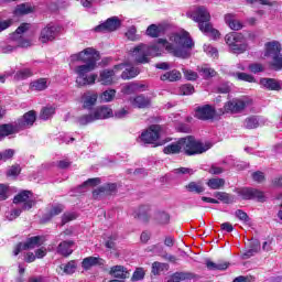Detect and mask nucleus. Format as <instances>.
<instances>
[{
	"instance_id": "obj_1",
	"label": "nucleus",
	"mask_w": 282,
	"mask_h": 282,
	"mask_svg": "<svg viewBox=\"0 0 282 282\" xmlns=\"http://www.w3.org/2000/svg\"><path fill=\"white\" fill-rule=\"evenodd\" d=\"M193 47H195V42H193L191 33L182 30L170 34L169 41L159 39L158 43L153 45L139 44L130 50L129 54L135 63L145 65L151 62V58L162 56L164 50L177 58H189Z\"/></svg>"
},
{
	"instance_id": "obj_2",
	"label": "nucleus",
	"mask_w": 282,
	"mask_h": 282,
	"mask_svg": "<svg viewBox=\"0 0 282 282\" xmlns=\"http://www.w3.org/2000/svg\"><path fill=\"white\" fill-rule=\"evenodd\" d=\"M78 61L86 64L79 65L75 68V74H77L76 85H78V87L95 85L98 75H89V72H94L98 61H100V54H98V51H96L94 47H87L79 53L70 55V63H76Z\"/></svg>"
},
{
	"instance_id": "obj_3",
	"label": "nucleus",
	"mask_w": 282,
	"mask_h": 282,
	"mask_svg": "<svg viewBox=\"0 0 282 282\" xmlns=\"http://www.w3.org/2000/svg\"><path fill=\"white\" fill-rule=\"evenodd\" d=\"M213 144L203 143L195 140L193 137L180 139L177 142L171 143L163 149L165 155H175L184 151L185 155H202L212 149Z\"/></svg>"
},
{
	"instance_id": "obj_4",
	"label": "nucleus",
	"mask_w": 282,
	"mask_h": 282,
	"mask_svg": "<svg viewBox=\"0 0 282 282\" xmlns=\"http://www.w3.org/2000/svg\"><path fill=\"white\" fill-rule=\"evenodd\" d=\"M187 17L198 23L200 32H203L207 36L219 39V31L217 29H214L213 24H210V12H208V9H206V7H197L195 11L188 12Z\"/></svg>"
},
{
	"instance_id": "obj_5",
	"label": "nucleus",
	"mask_w": 282,
	"mask_h": 282,
	"mask_svg": "<svg viewBox=\"0 0 282 282\" xmlns=\"http://www.w3.org/2000/svg\"><path fill=\"white\" fill-rule=\"evenodd\" d=\"M36 122V111L31 110L24 113L23 117L18 119L14 124L4 123L0 126V138H8V135H12L18 133V131H23V129H30V127L34 126Z\"/></svg>"
},
{
	"instance_id": "obj_6",
	"label": "nucleus",
	"mask_w": 282,
	"mask_h": 282,
	"mask_svg": "<svg viewBox=\"0 0 282 282\" xmlns=\"http://www.w3.org/2000/svg\"><path fill=\"white\" fill-rule=\"evenodd\" d=\"M225 41L232 54H243L248 50V40L241 33L231 32L225 36Z\"/></svg>"
},
{
	"instance_id": "obj_7",
	"label": "nucleus",
	"mask_w": 282,
	"mask_h": 282,
	"mask_svg": "<svg viewBox=\"0 0 282 282\" xmlns=\"http://www.w3.org/2000/svg\"><path fill=\"white\" fill-rule=\"evenodd\" d=\"M248 107H252V99L250 97L236 98L224 105L223 113H241Z\"/></svg>"
},
{
	"instance_id": "obj_8",
	"label": "nucleus",
	"mask_w": 282,
	"mask_h": 282,
	"mask_svg": "<svg viewBox=\"0 0 282 282\" xmlns=\"http://www.w3.org/2000/svg\"><path fill=\"white\" fill-rule=\"evenodd\" d=\"M61 25L48 23L40 32V43H50L52 41H56V39H58V36L61 35Z\"/></svg>"
},
{
	"instance_id": "obj_9",
	"label": "nucleus",
	"mask_w": 282,
	"mask_h": 282,
	"mask_svg": "<svg viewBox=\"0 0 282 282\" xmlns=\"http://www.w3.org/2000/svg\"><path fill=\"white\" fill-rule=\"evenodd\" d=\"M13 204H22V210H31L36 200L32 198V192L30 191H22L13 198Z\"/></svg>"
},
{
	"instance_id": "obj_10",
	"label": "nucleus",
	"mask_w": 282,
	"mask_h": 282,
	"mask_svg": "<svg viewBox=\"0 0 282 282\" xmlns=\"http://www.w3.org/2000/svg\"><path fill=\"white\" fill-rule=\"evenodd\" d=\"M127 67V64H118L113 66V69H104L99 75V82L101 85H111L113 83V76L118 74V72H122Z\"/></svg>"
},
{
	"instance_id": "obj_11",
	"label": "nucleus",
	"mask_w": 282,
	"mask_h": 282,
	"mask_svg": "<svg viewBox=\"0 0 282 282\" xmlns=\"http://www.w3.org/2000/svg\"><path fill=\"white\" fill-rule=\"evenodd\" d=\"M41 246V237L34 236L29 238L24 243L20 242L17 245V247L13 250L14 257H18V254L21 253L23 250H34V248H39Z\"/></svg>"
},
{
	"instance_id": "obj_12",
	"label": "nucleus",
	"mask_w": 282,
	"mask_h": 282,
	"mask_svg": "<svg viewBox=\"0 0 282 282\" xmlns=\"http://www.w3.org/2000/svg\"><path fill=\"white\" fill-rule=\"evenodd\" d=\"M160 126H151L140 137L143 144H155L160 140Z\"/></svg>"
},
{
	"instance_id": "obj_13",
	"label": "nucleus",
	"mask_w": 282,
	"mask_h": 282,
	"mask_svg": "<svg viewBox=\"0 0 282 282\" xmlns=\"http://www.w3.org/2000/svg\"><path fill=\"white\" fill-rule=\"evenodd\" d=\"M238 195L242 199H257L258 202H265V194L251 187H243L239 189Z\"/></svg>"
},
{
	"instance_id": "obj_14",
	"label": "nucleus",
	"mask_w": 282,
	"mask_h": 282,
	"mask_svg": "<svg viewBox=\"0 0 282 282\" xmlns=\"http://www.w3.org/2000/svg\"><path fill=\"white\" fill-rule=\"evenodd\" d=\"M134 219L142 221V224H149L153 215L151 214V206L150 205H141L139 206L132 214Z\"/></svg>"
},
{
	"instance_id": "obj_15",
	"label": "nucleus",
	"mask_w": 282,
	"mask_h": 282,
	"mask_svg": "<svg viewBox=\"0 0 282 282\" xmlns=\"http://www.w3.org/2000/svg\"><path fill=\"white\" fill-rule=\"evenodd\" d=\"M120 25V19H118V17H112L109 18L106 22L97 25L94 30L96 32H116Z\"/></svg>"
},
{
	"instance_id": "obj_16",
	"label": "nucleus",
	"mask_w": 282,
	"mask_h": 282,
	"mask_svg": "<svg viewBox=\"0 0 282 282\" xmlns=\"http://www.w3.org/2000/svg\"><path fill=\"white\" fill-rule=\"evenodd\" d=\"M215 108L210 105L197 107L195 110V118L198 120H213L215 118Z\"/></svg>"
},
{
	"instance_id": "obj_17",
	"label": "nucleus",
	"mask_w": 282,
	"mask_h": 282,
	"mask_svg": "<svg viewBox=\"0 0 282 282\" xmlns=\"http://www.w3.org/2000/svg\"><path fill=\"white\" fill-rule=\"evenodd\" d=\"M282 82L276 78L262 77L260 78L261 89H267V91H281Z\"/></svg>"
},
{
	"instance_id": "obj_18",
	"label": "nucleus",
	"mask_w": 282,
	"mask_h": 282,
	"mask_svg": "<svg viewBox=\"0 0 282 282\" xmlns=\"http://www.w3.org/2000/svg\"><path fill=\"white\" fill-rule=\"evenodd\" d=\"M117 185L115 183H109L102 185L93 192L94 199H100V197H107V195H113L116 193Z\"/></svg>"
},
{
	"instance_id": "obj_19",
	"label": "nucleus",
	"mask_w": 282,
	"mask_h": 282,
	"mask_svg": "<svg viewBox=\"0 0 282 282\" xmlns=\"http://www.w3.org/2000/svg\"><path fill=\"white\" fill-rule=\"evenodd\" d=\"M95 120H107L113 118V110L109 106H100L93 112Z\"/></svg>"
},
{
	"instance_id": "obj_20",
	"label": "nucleus",
	"mask_w": 282,
	"mask_h": 282,
	"mask_svg": "<svg viewBox=\"0 0 282 282\" xmlns=\"http://www.w3.org/2000/svg\"><path fill=\"white\" fill-rule=\"evenodd\" d=\"M197 72L199 76H202V78H204L205 80H210V78H215V76H217V70H215L208 64L197 66Z\"/></svg>"
},
{
	"instance_id": "obj_21",
	"label": "nucleus",
	"mask_w": 282,
	"mask_h": 282,
	"mask_svg": "<svg viewBox=\"0 0 282 282\" xmlns=\"http://www.w3.org/2000/svg\"><path fill=\"white\" fill-rule=\"evenodd\" d=\"M30 45H32L30 40L19 39L14 45L8 44L2 46L1 52L2 54H12L17 47H30Z\"/></svg>"
},
{
	"instance_id": "obj_22",
	"label": "nucleus",
	"mask_w": 282,
	"mask_h": 282,
	"mask_svg": "<svg viewBox=\"0 0 282 282\" xmlns=\"http://www.w3.org/2000/svg\"><path fill=\"white\" fill-rule=\"evenodd\" d=\"M279 54H281V43L272 41L265 44L264 56L272 58L273 56H276Z\"/></svg>"
},
{
	"instance_id": "obj_23",
	"label": "nucleus",
	"mask_w": 282,
	"mask_h": 282,
	"mask_svg": "<svg viewBox=\"0 0 282 282\" xmlns=\"http://www.w3.org/2000/svg\"><path fill=\"white\" fill-rule=\"evenodd\" d=\"M132 107L137 109H147L151 105V99L149 97H144L143 95H139L132 99H130Z\"/></svg>"
},
{
	"instance_id": "obj_24",
	"label": "nucleus",
	"mask_w": 282,
	"mask_h": 282,
	"mask_svg": "<svg viewBox=\"0 0 282 282\" xmlns=\"http://www.w3.org/2000/svg\"><path fill=\"white\" fill-rule=\"evenodd\" d=\"M50 87V80L47 78H39L30 84V89L32 91H45Z\"/></svg>"
},
{
	"instance_id": "obj_25",
	"label": "nucleus",
	"mask_w": 282,
	"mask_h": 282,
	"mask_svg": "<svg viewBox=\"0 0 282 282\" xmlns=\"http://www.w3.org/2000/svg\"><path fill=\"white\" fill-rule=\"evenodd\" d=\"M72 248H74V241L72 240L63 241L58 245L57 252L58 254H62V257H69V254L74 252V249Z\"/></svg>"
},
{
	"instance_id": "obj_26",
	"label": "nucleus",
	"mask_w": 282,
	"mask_h": 282,
	"mask_svg": "<svg viewBox=\"0 0 282 282\" xmlns=\"http://www.w3.org/2000/svg\"><path fill=\"white\" fill-rule=\"evenodd\" d=\"M98 101V94L87 93L83 96V107L84 109H91L94 105Z\"/></svg>"
},
{
	"instance_id": "obj_27",
	"label": "nucleus",
	"mask_w": 282,
	"mask_h": 282,
	"mask_svg": "<svg viewBox=\"0 0 282 282\" xmlns=\"http://www.w3.org/2000/svg\"><path fill=\"white\" fill-rule=\"evenodd\" d=\"M225 23L230 28V30H241L243 28V24L239 22L237 19H235V14L232 13H227L225 15Z\"/></svg>"
},
{
	"instance_id": "obj_28",
	"label": "nucleus",
	"mask_w": 282,
	"mask_h": 282,
	"mask_svg": "<svg viewBox=\"0 0 282 282\" xmlns=\"http://www.w3.org/2000/svg\"><path fill=\"white\" fill-rule=\"evenodd\" d=\"M110 274H112L116 279H129V271H127V269H124L122 265L112 267Z\"/></svg>"
},
{
	"instance_id": "obj_29",
	"label": "nucleus",
	"mask_w": 282,
	"mask_h": 282,
	"mask_svg": "<svg viewBox=\"0 0 282 282\" xmlns=\"http://www.w3.org/2000/svg\"><path fill=\"white\" fill-rule=\"evenodd\" d=\"M140 74V68L133 66H127L121 74L122 80H131V78H135Z\"/></svg>"
},
{
	"instance_id": "obj_30",
	"label": "nucleus",
	"mask_w": 282,
	"mask_h": 282,
	"mask_svg": "<svg viewBox=\"0 0 282 282\" xmlns=\"http://www.w3.org/2000/svg\"><path fill=\"white\" fill-rule=\"evenodd\" d=\"M63 210H65V206L61 204L53 205L48 213H46L44 216L45 221H50V219L56 217L57 215H61Z\"/></svg>"
},
{
	"instance_id": "obj_31",
	"label": "nucleus",
	"mask_w": 282,
	"mask_h": 282,
	"mask_svg": "<svg viewBox=\"0 0 282 282\" xmlns=\"http://www.w3.org/2000/svg\"><path fill=\"white\" fill-rule=\"evenodd\" d=\"M153 219L161 226H166L171 221V216L166 212H155Z\"/></svg>"
},
{
	"instance_id": "obj_32",
	"label": "nucleus",
	"mask_w": 282,
	"mask_h": 282,
	"mask_svg": "<svg viewBox=\"0 0 282 282\" xmlns=\"http://www.w3.org/2000/svg\"><path fill=\"white\" fill-rule=\"evenodd\" d=\"M214 197H216V199H219V202H223V204L235 203V196H232L226 192H215Z\"/></svg>"
},
{
	"instance_id": "obj_33",
	"label": "nucleus",
	"mask_w": 282,
	"mask_h": 282,
	"mask_svg": "<svg viewBox=\"0 0 282 282\" xmlns=\"http://www.w3.org/2000/svg\"><path fill=\"white\" fill-rule=\"evenodd\" d=\"M100 263V258L98 257H87L82 262V268L84 270H91L94 265H98Z\"/></svg>"
},
{
	"instance_id": "obj_34",
	"label": "nucleus",
	"mask_w": 282,
	"mask_h": 282,
	"mask_svg": "<svg viewBox=\"0 0 282 282\" xmlns=\"http://www.w3.org/2000/svg\"><path fill=\"white\" fill-rule=\"evenodd\" d=\"M169 264L164 262H153L152 263V274L154 276H159V274H162V272H167Z\"/></svg>"
},
{
	"instance_id": "obj_35",
	"label": "nucleus",
	"mask_w": 282,
	"mask_h": 282,
	"mask_svg": "<svg viewBox=\"0 0 282 282\" xmlns=\"http://www.w3.org/2000/svg\"><path fill=\"white\" fill-rule=\"evenodd\" d=\"M180 78H182V73L175 69L161 75V80H170V83H175Z\"/></svg>"
},
{
	"instance_id": "obj_36",
	"label": "nucleus",
	"mask_w": 282,
	"mask_h": 282,
	"mask_svg": "<svg viewBox=\"0 0 282 282\" xmlns=\"http://www.w3.org/2000/svg\"><path fill=\"white\" fill-rule=\"evenodd\" d=\"M207 186L212 188V191H219V188H224L226 186V180L224 178H210L207 182Z\"/></svg>"
},
{
	"instance_id": "obj_37",
	"label": "nucleus",
	"mask_w": 282,
	"mask_h": 282,
	"mask_svg": "<svg viewBox=\"0 0 282 282\" xmlns=\"http://www.w3.org/2000/svg\"><path fill=\"white\" fill-rule=\"evenodd\" d=\"M206 268H208L209 270H228V262H213L210 260H206Z\"/></svg>"
},
{
	"instance_id": "obj_38",
	"label": "nucleus",
	"mask_w": 282,
	"mask_h": 282,
	"mask_svg": "<svg viewBox=\"0 0 282 282\" xmlns=\"http://www.w3.org/2000/svg\"><path fill=\"white\" fill-rule=\"evenodd\" d=\"M91 122H96V118L93 115H83L77 118L76 123L79 124V127H86V124H91Z\"/></svg>"
},
{
	"instance_id": "obj_39",
	"label": "nucleus",
	"mask_w": 282,
	"mask_h": 282,
	"mask_svg": "<svg viewBox=\"0 0 282 282\" xmlns=\"http://www.w3.org/2000/svg\"><path fill=\"white\" fill-rule=\"evenodd\" d=\"M259 127V118L251 116L245 119L243 128L245 129H258Z\"/></svg>"
},
{
	"instance_id": "obj_40",
	"label": "nucleus",
	"mask_w": 282,
	"mask_h": 282,
	"mask_svg": "<svg viewBox=\"0 0 282 282\" xmlns=\"http://www.w3.org/2000/svg\"><path fill=\"white\" fill-rule=\"evenodd\" d=\"M186 188L189 193H196V195H199L205 191L204 185L197 182H191L188 185H186Z\"/></svg>"
},
{
	"instance_id": "obj_41",
	"label": "nucleus",
	"mask_w": 282,
	"mask_h": 282,
	"mask_svg": "<svg viewBox=\"0 0 282 282\" xmlns=\"http://www.w3.org/2000/svg\"><path fill=\"white\" fill-rule=\"evenodd\" d=\"M59 268L63 270L64 274H74V272H76L77 264L75 260H72L66 264H62Z\"/></svg>"
},
{
	"instance_id": "obj_42",
	"label": "nucleus",
	"mask_w": 282,
	"mask_h": 282,
	"mask_svg": "<svg viewBox=\"0 0 282 282\" xmlns=\"http://www.w3.org/2000/svg\"><path fill=\"white\" fill-rule=\"evenodd\" d=\"M188 279H191V273L176 272L171 276L169 282H182L188 281Z\"/></svg>"
},
{
	"instance_id": "obj_43",
	"label": "nucleus",
	"mask_w": 282,
	"mask_h": 282,
	"mask_svg": "<svg viewBox=\"0 0 282 282\" xmlns=\"http://www.w3.org/2000/svg\"><path fill=\"white\" fill-rule=\"evenodd\" d=\"M54 113H56V109L54 107H45L41 110L40 118L41 120H50Z\"/></svg>"
},
{
	"instance_id": "obj_44",
	"label": "nucleus",
	"mask_w": 282,
	"mask_h": 282,
	"mask_svg": "<svg viewBox=\"0 0 282 282\" xmlns=\"http://www.w3.org/2000/svg\"><path fill=\"white\" fill-rule=\"evenodd\" d=\"M145 34L151 39H158L160 36V28L156 24H151L148 26Z\"/></svg>"
},
{
	"instance_id": "obj_45",
	"label": "nucleus",
	"mask_w": 282,
	"mask_h": 282,
	"mask_svg": "<svg viewBox=\"0 0 282 282\" xmlns=\"http://www.w3.org/2000/svg\"><path fill=\"white\" fill-rule=\"evenodd\" d=\"M32 12V7L30 4H19L15 10L14 14L21 15V14H30Z\"/></svg>"
},
{
	"instance_id": "obj_46",
	"label": "nucleus",
	"mask_w": 282,
	"mask_h": 282,
	"mask_svg": "<svg viewBox=\"0 0 282 282\" xmlns=\"http://www.w3.org/2000/svg\"><path fill=\"white\" fill-rule=\"evenodd\" d=\"M32 76V70L30 68H23L15 73L17 80H25V78H30Z\"/></svg>"
},
{
	"instance_id": "obj_47",
	"label": "nucleus",
	"mask_w": 282,
	"mask_h": 282,
	"mask_svg": "<svg viewBox=\"0 0 282 282\" xmlns=\"http://www.w3.org/2000/svg\"><path fill=\"white\" fill-rule=\"evenodd\" d=\"M272 58V63L271 66L273 67V69H275L276 72L282 69V54H278V55H273Z\"/></svg>"
},
{
	"instance_id": "obj_48",
	"label": "nucleus",
	"mask_w": 282,
	"mask_h": 282,
	"mask_svg": "<svg viewBox=\"0 0 282 282\" xmlns=\"http://www.w3.org/2000/svg\"><path fill=\"white\" fill-rule=\"evenodd\" d=\"M113 98H116V89H108V90L104 91L101 95V100L104 102H111V100H113Z\"/></svg>"
},
{
	"instance_id": "obj_49",
	"label": "nucleus",
	"mask_w": 282,
	"mask_h": 282,
	"mask_svg": "<svg viewBox=\"0 0 282 282\" xmlns=\"http://www.w3.org/2000/svg\"><path fill=\"white\" fill-rule=\"evenodd\" d=\"M236 78L238 80H243L245 83H254V76L248 73H237Z\"/></svg>"
},
{
	"instance_id": "obj_50",
	"label": "nucleus",
	"mask_w": 282,
	"mask_h": 282,
	"mask_svg": "<svg viewBox=\"0 0 282 282\" xmlns=\"http://www.w3.org/2000/svg\"><path fill=\"white\" fill-rule=\"evenodd\" d=\"M236 217L240 220L243 221V224H249L250 223V216L242 209H238L235 212Z\"/></svg>"
},
{
	"instance_id": "obj_51",
	"label": "nucleus",
	"mask_w": 282,
	"mask_h": 282,
	"mask_svg": "<svg viewBox=\"0 0 282 282\" xmlns=\"http://www.w3.org/2000/svg\"><path fill=\"white\" fill-rule=\"evenodd\" d=\"M181 94H183V96H191L195 94V87L191 84H185L181 87Z\"/></svg>"
},
{
	"instance_id": "obj_52",
	"label": "nucleus",
	"mask_w": 282,
	"mask_h": 282,
	"mask_svg": "<svg viewBox=\"0 0 282 282\" xmlns=\"http://www.w3.org/2000/svg\"><path fill=\"white\" fill-rule=\"evenodd\" d=\"M183 74L186 80H197L199 78V75L195 70L183 69Z\"/></svg>"
},
{
	"instance_id": "obj_53",
	"label": "nucleus",
	"mask_w": 282,
	"mask_h": 282,
	"mask_svg": "<svg viewBox=\"0 0 282 282\" xmlns=\"http://www.w3.org/2000/svg\"><path fill=\"white\" fill-rule=\"evenodd\" d=\"M28 30H30V24H28V23H22V24L15 30V32L12 34V39H17V36H19V34H24V32H28Z\"/></svg>"
},
{
	"instance_id": "obj_54",
	"label": "nucleus",
	"mask_w": 282,
	"mask_h": 282,
	"mask_svg": "<svg viewBox=\"0 0 282 282\" xmlns=\"http://www.w3.org/2000/svg\"><path fill=\"white\" fill-rule=\"evenodd\" d=\"M265 67L262 66V64L253 63L249 65V72L251 74H260V72H264Z\"/></svg>"
},
{
	"instance_id": "obj_55",
	"label": "nucleus",
	"mask_w": 282,
	"mask_h": 282,
	"mask_svg": "<svg viewBox=\"0 0 282 282\" xmlns=\"http://www.w3.org/2000/svg\"><path fill=\"white\" fill-rule=\"evenodd\" d=\"M252 180H253V182L261 184L262 182H265V174L261 171L253 172Z\"/></svg>"
},
{
	"instance_id": "obj_56",
	"label": "nucleus",
	"mask_w": 282,
	"mask_h": 282,
	"mask_svg": "<svg viewBox=\"0 0 282 282\" xmlns=\"http://www.w3.org/2000/svg\"><path fill=\"white\" fill-rule=\"evenodd\" d=\"M22 210L17 208V209H12L11 212L7 213V219L9 221H14V219H17V217L21 216Z\"/></svg>"
},
{
	"instance_id": "obj_57",
	"label": "nucleus",
	"mask_w": 282,
	"mask_h": 282,
	"mask_svg": "<svg viewBox=\"0 0 282 282\" xmlns=\"http://www.w3.org/2000/svg\"><path fill=\"white\" fill-rule=\"evenodd\" d=\"M100 184V178H88L86 182H84L83 185L79 186V188H87V186H98Z\"/></svg>"
},
{
	"instance_id": "obj_58",
	"label": "nucleus",
	"mask_w": 282,
	"mask_h": 282,
	"mask_svg": "<svg viewBox=\"0 0 282 282\" xmlns=\"http://www.w3.org/2000/svg\"><path fill=\"white\" fill-rule=\"evenodd\" d=\"M13 155H14V150L9 149L3 152H0V160H2V162H6V161L10 160L11 158H13Z\"/></svg>"
},
{
	"instance_id": "obj_59",
	"label": "nucleus",
	"mask_w": 282,
	"mask_h": 282,
	"mask_svg": "<svg viewBox=\"0 0 282 282\" xmlns=\"http://www.w3.org/2000/svg\"><path fill=\"white\" fill-rule=\"evenodd\" d=\"M135 85H133V83H128L122 88V94L131 95L135 94Z\"/></svg>"
},
{
	"instance_id": "obj_60",
	"label": "nucleus",
	"mask_w": 282,
	"mask_h": 282,
	"mask_svg": "<svg viewBox=\"0 0 282 282\" xmlns=\"http://www.w3.org/2000/svg\"><path fill=\"white\" fill-rule=\"evenodd\" d=\"M20 173H21V166L13 165L9 169V171L7 172V175H9L10 177H17V175H20Z\"/></svg>"
},
{
	"instance_id": "obj_61",
	"label": "nucleus",
	"mask_w": 282,
	"mask_h": 282,
	"mask_svg": "<svg viewBox=\"0 0 282 282\" xmlns=\"http://www.w3.org/2000/svg\"><path fill=\"white\" fill-rule=\"evenodd\" d=\"M144 279V269L139 268L133 272L132 281H142Z\"/></svg>"
},
{
	"instance_id": "obj_62",
	"label": "nucleus",
	"mask_w": 282,
	"mask_h": 282,
	"mask_svg": "<svg viewBox=\"0 0 282 282\" xmlns=\"http://www.w3.org/2000/svg\"><path fill=\"white\" fill-rule=\"evenodd\" d=\"M76 219V214L75 213H66L62 217V224H68V221H74Z\"/></svg>"
},
{
	"instance_id": "obj_63",
	"label": "nucleus",
	"mask_w": 282,
	"mask_h": 282,
	"mask_svg": "<svg viewBox=\"0 0 282 282\" xmlns=\"http://www.w3.org/2000/svg\"><path fill=\"white\" fill-rule=\"evenodd\" d=\"M138 32V29H135V26H130L126 33L127 39H129V41H135V33Z\"/></svg>"
},
{
	"instance_id": "obj_64",
	"label": "nucleus",
	"mask_w": 282,
	"mask_h": 282,
	"mask_svg": "<svg viewBox=\"0 0 282 282\" xmlns=\"http://www.w3.org/2000/svg\"><path fill=\"white\" fill-rule=\"evenodd\" d=\"M8 199V186L0 184V202Z\"/></svg>"
}]
</instances>
